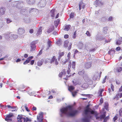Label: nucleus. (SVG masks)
I'll return each mask as SVG.
<instances>
[{"instance_id": "nucleus-54", "label": "nucleus", "mask_w": 122, "mask_h": 122, "mask_svg": "<svg viewBox=\"0 0 122 122\" xmlns=\"http://www.w3.org/2000/svg\"><path fill=\"white\" fill-rule=\"evenodd\" d=\"M69 36L68 35H65L64 36V38L65 39H67L69 37Z\"/></svg>"}, {"instance_id": "nucleus-61", "label": "nucleus", "mask_w": 122, "mask_h": 122, "mask_svg": "<svg viewBox=\"0 0 122 122\" xmlns=\"http://www.w3.org/2000/svg\"><path fill=\"white\" fill-rule=\"evenodd\" d=\"M61 40H59L56 42V43L58 44L61 43Z\"/></svg>"}, {"instance_id": "nucleus-47", "label": "nucleus", "mask_w": 122, "mask_h": 122, "mask_svg": "<svg viewBox=\"0 0 122 122\" xmlns=\"http://www.w3.org/2000/svg\"><path fill=\"white\" fill-rule=\"evenodd\" d=\"M111 88L112 91H113L114 90V87L113 85L112 84H111Z\"/></svg>"}, {"instance_id": "nucleus-27", "label": "nucleus", "mask_w": 122, "mask_h": 122, "mask_svg": "<svg viewBox=\"0 0 122 122\" xmlns=\"http://www.w3.org/2000/svg\"><path fill=\"white\" fill-rule=\"evenodd\" d=\"M69 42L68 41H66L64 42V46L65 47H68V44Z\"/></svg>"}, {"instance_id": "nucleus-52", "label": "nucleus", "mask_w": 122, "mask_h": 122, "mask_svg": "<svg viewBox=\"0 0 122 122\" xmlns=\"http://www.w3.org/2000/svg\"><path fill=\"white\" fill-rule=\"evenodd\" d=\"M120 49H121L120 47L118 46V47H117L116 48V51H120Z\"/></svg>"}, {"instance_id": "nucleus-43", "label": "nucleus", "mask_w": 122, "mask_h": 122, "mask_svg": "<svg viewBox=\"0 0 122 122\" xmlns=\"http://www.w3.org/2000/svg\"><path fill=\"white\" fill-rule=\"evenodd\" d=\"M42 50H41L39 51V53L37 54V56H40V55L42 53Z\"/></svg>"}, {"instance_id": "nucleus-36", "label": "nucleus", "mask_w": 122, "mask_h": 122, "mask_svg": "<svg viewBox=\"0 0 122 122\" xmlns=\"http://www.w3.org/2000/svg\"><path fill=\"white\" fill-rule=\"evenodd\" d=\"M118 118V115L116 114L115 116L113 118V120L114 122H115L116 120H117Z\"/></svg>"}, {"instance_id": "nucleus-29", "label": "nucleus", "mask_w": 122, "mask_h": 122, "mask_svg": "<svg viewBox=\"0 0 122 122\" xmlns=\"http://www.w3.org/2000/svg\"><path fill=\"white\" fill-rule=\"evenodd\" d=\"M62 61H61V63L63 65H64L66 64L67 62L68 61V60L67 59H65V60L64 61L62 60H61Z\"/></svg>"}, {"instance_id": "nucleus-41", "label": "nucleus", "mask_w": 122, "mask_h": 122, "mask_svg": "<svg viewBox=\"0 0 122 122\" xmlns=\"http://www.w3.org/2000/svg\"><path fill=\"white\" fill-rule=\"evenodd\" d=\"M86 34L88 36H90L91 35L89 31H86Z\"/></svg>"}, {"instance_id": "nucleus-58", "label": "nucleus", "mask_w": 122, "mask_h": 122, "mask_svg": "<svg viewBox=\"0 0 122 122\" xmlns=\"http://www.w3.org/2000/svg\"><path fill=\"white\" fill-rule=\"evenodd\" d=\"M63 75V73L61 72L59 74V76L61 77H62V76Z\"/></svg>"}, {"instance_id": "nucleus-45", "label": "nucleus", "mask_w": 122, "mask_h": 122, "mask_svg": "<svg viewBox=\"0 0 122 122\" xmlns=\"http://www.w3.org/2000/svg\"><path fill=\"white\" fill-rule=\"evenodd\" d=\"M113 19V17L112 16H110L108 19L107 20L108 21H111Z\"/></svg>"}, {"instance_id": "nucleus-59", "label": "nucleus", "mask_w": 122, "mask_h": 122, "mask_svg": "<svg viewBox=\"0 0 122 122\" xmlns=\"http://www.w3.org/2000/svg\"><path fill=\"white\" fill-rule=\"evenodd\" d=\"M36 107L33 106L32 108V110L33 111H36Z\"/></svg>"}, {"instance_id": "nucleus-57", "label": "nucleus", "mask_w": 122, "mask_h": 122, "mask_svg": "<svg viewBox=\"0 0 122 122\" xmlns=\"http://www.w3.org/2000/svg\"><path fill=\"white\" fill-rule=\"evenodd\" d=\"M70 55H71V53L70 52H69L68 53L67 56L68 57V59H69L70 58Z\"/></svg>"}, {"instance_id": "nucleus-20", "label": "nucleus", "mask_w": 122, "mask_h": 122, "mask_svg": "<svg viewBox=\"0 0 122 122\" xmlns=\"http://www.w3.org/2000/svg\"><path fill=\"white\" fill-rule=\"evenodd\" d=\"M104 91V88H103L102 89H101L99 90V92H98V94H99V96H101L102 97V92L103 91Z\"/></svg>"}, {"instance_id": "nucleus-32", "label": "nucleus", "mask_w": 122, "mask_h": 122, "mask_svg": "<svg viewBox=\"0 0 122 122\" xmlns=\"http://www.w3.org/2000/svg\"><path fill=\"white\" fill-rule=\"evenodd\" d=\"M54 30V28H50L47 30V32L49 33L51 32Z\"/></svg>"}, {"instance_id": "nucleus-10", "label": "nucleus", "mask_w": 122, "mask_h": 122, "mask_svg": "<svg viewBox=\"0 0 122 122\" xmlns=\"http://www.w3.org/2000/svg\"><path fill=\"white\" fill-rule=\"evenodd\" d=\"M95 3L97 5V6H100L103 4L102 2L100 1L99 0H96L95 2Z\"/></svg>"}, {"instance_id": "nucleus-7", "label": "nucleus", "mask_w": 122, "mask_h": 122, "mask_svg": "<svg viewBox=\"0 0 122 122\" xmlns=\"http://www.w3.org/2000/svg\"><path fill=\"white\" fill-rule=\"evenodd\" d=\"M36 41H34L30 43V46L31 48L32 51H33L36 49L35 44H36Z\"/></svg>"}, {"instance_id": "nucleus-21", "label": "nucleus", "mask_w": 122, "mask_h": 122, "mask_svg": "<svg viewBox=\"0 0 122 122\" xmlns=\"http://www.w3.org/2000/svg\"><path fill=\"white\" fill-rule=\"evenodd\" d=\"M42 27H40L38 30L37 35L38 36L41 33L42 31Z\"/></svg>"}, {"instance_id": "nucleus-60", "label": "nucleus", "mask_w": 122, "mask_h": 122, "mask_svg": "<svg viewBox=\"0 0 122 122\" xmlns=\"http://www.w3.org/2000/svg\"><path fill=\"white\" fill-rule=\"evenodd\" d=\"M28 55L27 54H25L24 55V57L25 58H27L28 56Z\"/></svg>"}, {"instance_id": "nucleus-16", "label": "nucleus", "mask_w": 122, "mask_h": 122, "mask_svg": "<svg viewBox=\"0 0 122 122\" xmlns=\"http://www.w3.org/2000/svg\"><path fill=\"white\" fill-rule=\"evenodd\" d=\"M83 44L81 42H79L77 45V47L80 49H81L83 48Z\"/></svg>"}, {"instance_id": "nucleus-22", "label": "nucleus", "mask_w": 122, "mask_h": 122, "mask_svg": "<svg viewBox=\"0 0 122 122\" xmlns=\"http://www.w3.org/2000/svg\"><path fill=\"white\" fill-rule=\"evenodd\" d=\"M106 112H104L103 113V114L101 115L100 116V118L101 119H103L105 117L106 115Z\"/></svg>"}, {"instance_id": "nucleus-1", "label": "nucleus", "mask_w": 122, "mask_h": 122, "mask_svg": "<svg viewBox=\"0 0 122 122\" xmlns=\"http://www.w3.org/2000/svg\"><path fill=\"white\" fill-rule=\"evenodd\" d=\"M62 113L66 114L68 116L73 117L75 116L77 113L78 111L76 110H74L72 106H69L65 107H64L60 110Z\"/></svg>"}, {"instance_id": "nucleus-17", "label": "nucleus", "mask_w": 122, "mask_h": 122, "mask_svg": "<svg viewBox=\"0 0 122 122\" xmlns=\"http://www.w3.org/2000/svg\"><path fill=\"white\" fill-rule=\"evenodd\" d=\"M78 91V90H77L76 91L71 92V93L72 96L73 97H75L76 95L77 94Z\"/></svg>"}, {"instance_id": "nucleus-53", "label": "nucleus", "mask_w": 122, "mask_h": 122, "mask_svg": "<svg viewBox=\"0 0 122 122\" xmlns=\"http://www.w3.org/2000/svg\"><path fill=\"white\" fill-rule=\"evenodd\" d=\"M62 72L63 73V75H65L66 74V72L65 70H63L62 71Z\"/></svg>"}, {"instance_id": "nucleus-5", "label": "nucleus", "mask_w": 122, "mask_h": 122, "mask_svg": "<svg viewBox=\"0 0 122 122\" xmlns=\"http://www.w3.org/2000/svg\"><path fill=\"white\" fill-rule=\"evenodd\" d=\"M90 105H87L85 107V108L84 110L85 114L86 115L89 112H90V110L91 109L89 107Z\"/></svg>"}, {"instance_id": "nucleus-11", "label": "nucleus", "mask_w": 122, "mask_h": 122, "mask_svg": "<svg viewBox=\"0 0 122 122\" xmlns=\"http://www.w3.org/2000/svg\"><path fill=\"white\" fill-rule=\"evenodd\" d=\"M92 62H89L86 63L85 65V67L87 69L90 68L92 66Z\"/></svg>"}, {"instance_id": "nucleus-2", "label": "nucleus", "mask_w": 122, "mask_h": 122, "mask_svg": "<svg viewBox=\"0 0 122 122\" xmlns=\"http://www.w3.org/2000/svg\"><path fill=\"white\" fill-rule=\"evenodd\" d=\"M17 119L19 122H27L28 121L30 122L31 121V119L28 117L25 118L19 115L17 117Z\"/></svg>"}, {"instance_id": "nucleus-34", "label": "nucleus", "mask_w": 122, "mask_h": 122, "mask_svg": "<svg viewBox=\"0 0 122 122\" xmlns=\"http://www.w3.org/2000/svg\"><path fill=\"white\" fill-rule=\"evenodd\" d=\"M84 72L85 71L84 70H82L79 71L78 72V74L80 75H82L84 73Z\"/></svg>"}, {"instance_id": "nucleus-26", "label": "nucleus", "mask_w": 122, "mask_h": 122, "mask_svg": "<svg viewBox=\"0 0 122 122\" xmlns=\"http://www.w3.org/2000/svg\"><path fill=\"white\" fill-rule=\"evenodd\" d=\"M55 10L54 9H52L50 11V14L51 15V16L54 17L55 15L54 14Z\"/></svg>"}, {"instance_id": "nucleus-23", "label": "nucleus", "mask_w": 122, "mask_h": 122, "mask_svg": "<svg viewBox=\"0 0 122 122\" xmlns=\"http://www.w3.org/2000/svg\"><path fill=\"white\" fill-rule=\"evenodd\" d=\"M60 22L59 19H57L56 20L54 21V24L57 27L59 24Z\"/></svg>"}, {"instance_id": "nucleus-28", "label": "nucleus", "mask_w": 122, "mask_h": 122, "mask_svg": "<svg viewBox=\"0 0 122 122\" xmlns=\"http://www.w3.org/2000/svg\"><path fill=\"white\" fill-rule=\"evenodd\" d=\"M115 53V51L112 50H110L108 51V54L110 55H112Z\"/></svg>"}, {"instance_id": "nucleus-48", "label": "nucleus", "mask_w": 122, "mask_h": 122, "mask_svg": "<svg viewBox=\"0 0 122 122\" xmlns=\"http://www.w3.org/2000/svg\"><path fill=\"white\" fill-rule=\"evenodd\" d=\"M106 76H105V78L103 79V81H102V83H104L106 82Z\"/></svg>"}, {"instance_id": "nucleus-63", "label": "nucleus", "mask_w": 122, "mask_h": 122, "mask_svg": "<svg viewBox=\"0 0 122 122\" xmlns=\"http://www.w3.org/2000/svg\"><path fill=\"white\" fill-rule=\"evenodd\" d=\"M90 112L92 114H93L95 113L94 111L93 110H90Z\"/></svg>"}, {"instance_id": "nucleus-24", "label": "nucleus", "mask_w": 122, "mask_h": 122, "mask_svg": "<svg viewBox=\"0 0 122 122\" xmlns=\"http://www.w3.org/2000/svg\"><path fill=\"white\" fill-rule=\"evenodd\" d=\"M83 120L84 122H89V118L87 117H86L83 119Z\"/></svg>"}, {"instance_id": "nucleus-35", "label": "nucleus", "mask_w": 122, "mask_h": 122, "mask_svg": "<svg viewBox=\"0 0 122 122\" xmlns=\"http://www.w3.org/2000/svg\"><path fill=\"white\" fill-rule=\"evenodd\" d=\"M122 42V41L119 40H118L116 42V44L117 45H119L121 44Z\"/></svg>"}, {"instance_id": "nucleus-6", "label": "nucleus", "mask_w": 122, "mask_h": 122, "mask_svg": "<svg viewBox=\"0 0 122 122\" xmlns=\"http://www.w3.org/2000/svg\"><path fill=\"white\" fill-rule=\"evenodd\" d=\"M85 5L84 3H83V1H81L79 3V10H80L82 7L83 9L85 8Z\"/></svg>"}, {"instance_id": "nucleus-19", "label": "nucleus", "mask_w": 122, "mask_h": 122, "mask_svg": "<svg viewBox=\"0 0 122 122\" xmlns=\"http://www.w3.org/2000/svg\"><path fill=\"white\" fill-rule=\"evenodd\" d=\"M52 43V42L50 40H49L47 42L48 47H47V50L49 49V48H50L51 47V46H52V45L51 44Z\"/></svg>"}, {"instance_id": "nucleus-49", "label": "nucleus", "mask_w": 122, "mask_h": 122, "mask_svg": "<svg viewBox=\"0 0 122 122\" xmlns=\"http://www.w3.org/2000/svg\"><path fill=\"white\" fill-rule=\"evenodd\" d=\"M76 31L75 32L74 34V35L73 37V38H75L76 37Z\"/></svg>"}, {"instance_id": "nucleus-55", "label": "nucleus", "mask_w": 122, "mask_h": 122, "mask_svg": "<svg viewBox=\"0 0 122 122\" xmlns=\"http://www.w3.org/2000/svg\"><path fill=\"white\" fill-rule=\"evenodd\" d=\"M35 60H32L30 61V64L31 65H33V64Z\"/></svg>"}, {"instance_id": "nucleus-14", "label": "nucleus", "mask_w": 122, "mask_h": 122, "mask_svg": "<svg viewBox=\"0 0 122 122\" xmlns=\"http://www.w3.org/2000/svg\"><path fill=\"white\" fill-rule=\"evenodd\" d=\"M40 3L41 5H42L41 6L42 7H43L45 5L46 3V0H41L40 2Z\"/></svg>"}, {"instance_id": "nucleus-30", "label": "nucleus", "mask_w": 122, "mask_h": 122, "mask_svg": "<svg viewBox=\"0 0 122 122\" xmlns=\"http://www.w3.org/2000/svg\"><path fill=\"white\" fill-rule=\"evenodd\" d=\"M109 119V116H107L106 117H105L103 119L104 120L103 121H104L105 122H107V120Z\"/></svg>"}, {"instance_id": "nucleus-42", "label": "nucleus", "mask_w": 122, "mask_h": 122, "mask_svg": "<svg viewBox=\"0 0 122 122\" xmlns=\"http://www.w3.org/2000/svg\"><path fill=\"white\" fill-rule=\"evenodd\" d=\"M70 17L71 18H73L74 17V13H71L70 15Z\"/></svg>"}, {"instance_id": "nucleus-18", "label": "nucleus", "mask_w": 122, "mask_h": 122, "mask_svg": "<svg viewBox=\"0 0 122 122\" xmlns=\"http://www.w3.org/2000/svg\"><path fill=\"white\" fill-rule=\"evenodd\" d=\"M75 87L73 86H69L68 90L70 92H71L75 89Z\"/></svg>"}, {"instance_id": "nucleus-15", "label": "nucleus", "mask_w": 122, "mask_h": 122, "mask_svg": "<svg viewBox=\"0 0 122 122\" xmlns=\"http://www.w3.org/2000/svg\"><path fill=\"white\" fill-rule=\"evenodd\" d=\"M108 103L107 102H105L104 104V108L107 110H108Z\"/></svg>"}, {"instance_id": "nucleus-25", "label": "nucleus", "mask_w": 122, "mask_h": 122, "mask_svg": "<svg viewBox=\"0 0 122 122\" xmlns=\"http://www.w3.org/2000/svg\"><path fill=\"white\" fill-rule=\"evenodd\" d=\"M71 26L70 25H66L65 26L64 30L66 31H68L69 30Z\"/></svg>"}, {"instance_id": "nucleus-33", "label": "nucleus", "mask_w": 122, "mask_h": 122, "mask_svg": "<svg viewBox=\"0 0 122 122\" xmlns=\"http://www.w3.org/2000/svg\"><path fill=\"white\" fill-rule=\"evenodd\" d=\"M5 13V11L3 8H1L0 9V13L1 14H3Z\"/></svg>"}, {"instance_id": "nucleus-40", "label": "nucleus", "mask_w": 122, "mask_h": 122, "mask_svg": "<svg viewBox=\"0 0 122 122\" xmlns=\"http://www.w3.org/2000/svg\"><path fill=\"white\" fill-rule=\"evenodd\" d=\"M76 64L75 62H73L72 64V68L74 69L75 68Z\"/></svg>"}, {"instance_id": "nucleus-31", "label": "nucleus", "mask_w": 122, "mask_h": 122, "mask_svg": "<svg viewBox=\"0 0 122 122\" xmlns=\"http://www.w3.org/2000/svg\"><path fill=\"white\" fill-rule=\"evenodd\" d=\"M103 30L104 34H106L108 30V29L106 27H104L103 29Z\"/></svg>"}, {"instance_id": "nucleus-12", "label": "nucleus", "mask_w": 122, "mask_h": 122, "mask_svg": "<svg viewBox=\"0 0 122 122\" xmlns=\"http://www.w3.org/2000/svg\"><path fill=\"white\" fill-rule=\"evenodd\" d=\"M64 52L59 51L58 53L59 56L58 57V60L60 61L61 58L64 55Z\"/></svg>"}, {"instance_id": "nucleus-9", "label": "nucleus", "mask_w": 122, "mask_h": 122, "mask_svg": "<svg viewBox=\"0 0 122 122\" xmlns=\"http://www.w3.org/2000/svg\"><path fill=\"white\" fill-rule=\"evenodd\" d=\"M33 57L32 56L28 57L27 59L24 62L23 64L24 65L26 64H27L29 63L31 61V60L32 59Z\"/></svg>"}, {"instance_id": "nucleus-50", "label": "nucleus", "mask_w": 122, "mask_h": 122, "mask_svg": "<svg viewBox=\"0 0 122 122\" xmlns=\"http://www.w3.org/2000/svg\"><path fill=\"white\" fill-rule=\"evenodd\" d=\"M88 77V76L87 74H85L83 76V77L84 79H86Z\"/></svg>"}, {"instance_id": "nucleus-13", "label": "nucleus", "mask_w": 122, "mask_h": 122, "mask_svg": "<svg viewBox=\"0 0 122 122\" xmlns=\"http://www.w3.org/2000/svg\"><path fill=\"white\" fill-rule=\"evenodd\" d=\"M43 62V60H39L37 62V65L39 66H41L42 65Z\"/></svg>"}, {"instance_id": "nucleus-8", "label": "nucleus", "mask_w": 122, "mask_h": 122, "mask_svg": "<svg viewBox=\"0 0 122 122\" xmlns=\"http://www.w3.org/2000/svg\"><path fill=\"white\" fill-rule=\"evenodd\" d=\"M25 30L22 28L20 27L18 29V33L20 35L23 34L25 32Z\"/></svg>"}, {"instance_id": "nucleus-64", "label": "nucleus", "mask_w": 122, "mask_h": 122, "mask_svg": "<svg viewBox=\"0 0 122 122\" xmlns=\"http://www.w3.org/2000/svg\"><path fill=\"white\" fill-rule=\"evenodd\" d=\"M4 25L3 23H0V28H2Z\"/></svg>"}, {"instance_id": "nucleus-3", "label": "nucleus", "mask_w": 122, "mask_h": 122, "mask_svg": "<svg viewBox=\"0 0 122 122\" xmlns=\"http://www.w3.org/2000/svg\"><path fill=\"white\" fill-rule=\"evenodd\" d=\"M14 116L12 113H10L6 116L5 120L7 122H11L12 121V117Z\"/></svg>"}, {"instance_id": "nucleus-51", "label": "nucleus", "mask_w": 122, "mask_h": 122, "mask_svg": "<svg viewBox=\"0 0 122 122\" xmlns=\"http://www.w3.org/2000/svg\"><path fill=\"white\" fill-rule=\"evenodd\" d=\"M40 121V122H42V119L41 117L40 118V117H39L37 118Z\"/></svg>"}, {"instance_id": "nucleus-39", "label": "nucleus", "mask_w": 122, "mask_h": 122, "mask_svg": "<svg viewBox=\"0 0 122 122\" xmlns=\"http://www.w3.org/2000/svg\"><path fill=\"white\" fill-rule=\"evenodd\" d=\"M122 108H121L119 110V116L120 117L122 116Z\"/></svg>"}, {"instance_id": "nucleus-46", "label": "nucleus", "mask_w": 122, "mask_h": 122, "mask_svg": "<svg viewBox=\"0 0 122 122\" xmlns=\"http://www.w3.org/2000/svg\"><path fill=\"white\" fill-rule=\"evenodd\" d=\"M68 68L69 70H70V69L71 68V64L70 61L69 62V64H68Z\"/></svg>"}, {"instance_id": "nucleus-62", "label": "nucleus", "mask_w": 122, "mask_h": 122, "mask_svg": "<svg viewBox=\"0 0 122 122\" xmlns=\"http://www.w3.org/2000/svg\"><path fill=\"white\" fill-rule=\"evenodd\" d=\"M72 82H73V85L74 86H76L77 84V82H76V81L75 82L74 81H73Z\"/></svg>"}, {"instance_id": "nucleus-4", "label": "nucleus", "mask_w": 122, "mask_h": 122, "mask_svg": "<svg viewBox=\"0 0 122 122\" xmlns=\"http://www.w3.org/2000/svg\"><path fill=\"white\" fill-rule=\"evenodd\" d=\"M50 63L51 64L53 63L56 66L59 63L58 61L55 56H53L50 61Z\"/></svg>"}, {"instance_id": "nucleus-37", "label": "nucleus", "mask_w": 122, "mask_h": 122, "mask_svg": "<svg viewBox=\"0 0 122 122\" xmlns=\"http://www.w3.org/2000/svg\"><path fill=\"white\" fill-rule=\"evenodd\" d=\"M122 70V67H118L117 69V71L118 72H119Z\"/></svg>"}, {"instance_id": "nucleus-38", "label": "nucleus", "mask_w": 122, "mask_h": 122, "mask_svg": "<svg viewBox=\"0 0 122 122\" xmlns=\"http://www.w3.org/2000/svg\"><path fill=\"white\" fill-rule=\"evenodd\" d=\"M119 95V94H117L114 98V99H115L117 100H118L119 99L118 96Z\"/></svg>"}, {"instance_id": "nucleus-56", "label": "nucleus", "mask_w": 122, "mask_h": 122, "mask_svg": "<svg viewBox=\"0 0 122 122\" xmlns=\"http://www.w3.org/2000/svg\"><path fill=\"white\" fill-rule=\"evenodd\" d=\"M25 107L27 111L28 112L30 111V110L28 109V107H27L26 106H25Z\"/></svg>"}, {"instance_id": "nucleus-44", "label": "nucleus", "mask_w": 122, "mask_h": 122, "mask_svg": "<svg viewBox=\"0 0 122 122\" xmlns=\"http://www.w3.org/2000/svg\"><path fill=\"white\" fill-rule=\"evenodd\" d=\"M7 23L8 24L11 22L12 21L9 18H7L6 19Z\"/></svg>"}]
</instances>
